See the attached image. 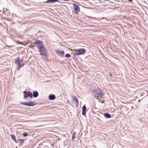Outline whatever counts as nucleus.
Returning <instances> with one entry per match:
<instances>
[{
	"mask_svg": "<svg viewBox=\"0 0 148 148\" xmlns=\"http://www.w3.org/2000/svg\"><path fill=\"white\" fill-rule=\"evenodd\" d=\"M92 96H95L96 94H98L99 98H102L104 96V95L102 92L101 90L99 89H96L93 90L92 92Z\"/></svg>",
	"mask_w": 148,
	"mask_h": 148,
	"instance_id": "f257e3e1",
	"label": "nucleus"
},
{
	"mask_svg": "<svg viewBox=\"0 0 148 148\" xmlns=\"http://www.w3.org/2000/svg\"><path fill=\"white\" fill-rule=\"evenodd\" d=\"M39 50V51L40 53V55L41 56H44L45 57L44 58L46 59L47 58V53L48 52L47 49L44 47L40 49Z\"/></svg>",
	"mask_w": 148,
	"mask_h": 148,
	"instance_id": "f03ea898",
	"label": "nucleus"
},
{
	"mask_svg": "<svg viewBox=\"0 0 148 148\" xmlns=\"http://www.w3.org/2000/svg\"><path fill=\"white\" fill-rule=\"evenodd\" d=\"M86 53L85 50L84 49H79L75 50L74 54L77 56L84 54Z\"/></svg>",
	"mask_w": 148,
	"mask_h": 148,
	"instance_id": "7ed1b4c3",
	"label": "nucleus"
},
{
	"mask_svg": "<svg viewBox=\"0 0 148 148\" xmlns=\"http://www.w3.org/2000/svg\"><path fill=\"white\" fill-rule=\"evenodd\" d=\"M23 93L24 94V98H27L28 97H29L30 98H32L33 97L32 94L30 91L27 92L25 90L24 91Z\"/></svg>",
	"mask_w": 148,
	"mask_h": 148,
	"instance_id": "20e7f679",
	"label": "nucleus"
},
{
	"mask_svg": "<svg viewBox=\"0 0 148 148\" xmlns=\"http://www.w3.org/2000/svg\"><path fill=\"white\" fill-rule=\"evenodd\" d=\"M21 104L29 106H33L36 105V103L33 101H31L29 102H22Z\"/></svg>",
	"mask_w": 148,
	"mask_h": 148,
	"instance_id": "39448f33",
	"label": "nucleus"
},
{
	"mask_svg": "<svg viewBox=\"0 0 148 148\" xmlns=\"http://www.w3.org/2000/svg\"><path fill=\"white\" fill-rule=\"evenodd\" d=\"M35 43L38 49L44 46L42 42L40 40H36Z\"/></svg>",
	"mask_w": 148,
	"mask_h": 148,
	"instance_id": "423d86ee",
	"label": "nucleus"
},
{
	"mask_svg": "<svg viewBox=\"0 0 148 148\" xmlns=\"http://www.w3.org/2000/svg\"><path fill=\"white\" fill-rule=\"evenodd\" d=\"M73 7L75 11V13L77 14V12H79L80 11L79 6L75 3H74L73 4Z\"/></svg>",
	"mask_w": 148,
	"mask_h": 148,
	"instance_id": "0eeeda50",
	"label": "nucleus"
},
{
	"mask_svg": "<svg viewBox=\"0 0 148 148\" xmlns=\"http://www.w3.org/2000/svg\"><path fill=\"white\" fill-rule=\"evenodd\" d=\"M55 52L57 54L59 55L61 57H63L64 54V52L63 51H60L59 50H57Z\"/></svg>",
	"mask_w": 148,
	"mask_h": 148,
	"instance_id": "6e6552de",
	"label": "nucleus"
},
{
	"mask_svg": "<svg viewBox=\"0 0 148 148\" xmlns=\"http://www.w3.org/2000/svg\"><path fill=\"white\" fill-rule=\"evenodd\" d=\"M72 99H73V101H75L77 105H78L79 102L78 100L75 96H73L72 97Z\"/></svg>",
	"mask_w": 148,
	"mask_h": 148,
	"instance_id": "1a4fd4ad",
	"label": "nucleus"
},
{
	"mask_svg": "<svg viewBox=\"0 0 148 148\" xmlns=\"http://www.w3.org/2000/svg\"><path fill=\"white\" fill-rule=\"evenodd\" d=\"M56 2H59L58 0H47L46 1L44 2V3H55Z\"/></svg>",
	"mask_w": 148,
	"mask_h": 148,
	"instance_id": "9d476101",
	"label": "nucleus"
},
{
	"mask_svg": "<svg viewBox=\"0 0 148 148\" xmlns=\"http://www.w3.org/2000/svg\"><path fill=\"white\" fill-rule=\"evenodd\" d=\"M23 60L22 59L19 60V58L18 57L15 60V62L16 63H17L18 65H19L20 64H21L23 62Z\"/></svg>",
	"mask_w": 148,
	"mask_h": 148,
	"instance_id": "9b49d317",
	"label": "nucleus"
},
{
	"mask_svg": "<svg viewBox=\"0 0 148 148\" xmlns=\"http://www.w3.org/2000/svg\"><path fill=\"white\" fill-rule=\"evenodd\" d=\"M56 98L55 96L53 94L50 95L49 97V99L50 100H53Z\"/></svg>",
	"mask_w": 148,
	"mask_h": 148,
	"instance_id": "f8f14e48",
	"label": "nucleus"
},
{
	"mask_svg": "<svg viewBox=\"0 0 148 148\" xmlns=\"http://www.w3.org/2000/svg\"><path fill=\"white\" fill-rule=\"evenodd\" d=\"M32 95L34 97H37L38 95V92L36 91H35L33 92Z\"/></svg>",
	"mask_w": 148,
	"mask_h": 148,
	"instance_id": "ddd939ff",
	"label": "nucleus"
},
{
	"mask_svg": "<svg viewBox=\"0 0 148 148\" xmlns=\"http://www.w3.org/2000/svg\"><path fill=\"white\" fill-rule=\"evenodd\" d=\"M10 136L11 137V138H12V140L14 141H15V142H18V141H17L16 140V136L15 135L11 134V135H10Z\"/></svg>",
	"mask_w": 148,
	"mask_h": 148,
	"instance_id": "4468645a",
	"label": "nucleus"
},
{
	"mask_svg": "<svg viewBox=\"0 0 148 148\" xmlns=\"http://www.w3.org/2000/svg\"><path fill=\"white\" fill-rule=\"evenodd\" d=\"M104 116L107 118H110L111 117V116L108 113H105L104 114Z\"/></svg>",
	"mask_w": 148,
	"mask_h": 148,
	"instance_id": "2eb2a0df",
	"label": "nucleus"
},
{
	"mask_svg": "<svg viewBox=\"0 0 148 148\" xmlns=\"http://www.w3.org/2000/svg\"><path fill=\"white\" fill-rule=\"evenodd\" d=\"M75 137V132H73V134L72 137V140H73Z\"/></svg>",
	"mask_w": 148,
	"mask_h": 148,
	"instance_id": "dca6fc26",
	"label": "nucleus"
},
{
	"mask_svg": "<svg viewBox=\"0 0 148 148\" xmlns=\"http://www.w3.org/2000/svg\"><path fill=\"white\" fill-rule=\"evenodd\" d=\"M18 140L19 141V143L21 144H22L24 143V140H23L18 139Z\"/></svg>",
	"mask_w": 148,
	"mask_h": 148,
	"instance_id": "f3484780",
	"label": "nucleus"
},
{
	"mask_svg": "<svg viewBox=\"0 0 148 148\" xmlns=\"http://www.w3.org/2000/svg\"><path fill=\"white\" fill-rule=\"evenodd\" d=\"M23 136L26 137L27 136H29V134L26 132H25L23 134Z\"/></svg>",
	"mask_w": 148,
	"mask_h": 148,
	"instance_id": "a211bd4d",
	"label": "nucleus"
},
{
	"mask_svg": "<svg viewBox=\"0 0 148 148\" xmlns=\"http://www.w3.org/2000/svg\"><path fill=\"white\" fill-rule=\"evenodd\" d=\"M98 94H96V95H95V96H93V97H94L96 99H100L101 98H99V97H98L99 96H97Z\"/></svg>",
	"mask_w": 148,
	"mask_h": 148,
	"instance_id": "6ab92c4d",
	"label": "nucleus"
},
{
	"mask_svg": "<svg viewBox=\"0 0 148 148\" xmlns=\"http://www.w3.org/2000/svg\"><path fill=\"white\" fill-rule=\"evenodd\" d=\"M82 110L84 111H86V107L85 105H84L82 107Z\"/></svg>",
	"mask_w": 148,
	"mask_h": 148,
	"instance_id": "aec40b11",
	"label": "nucleus"
},
{
	"mask_svg": "<svg viewBox=\"0 0 148 148\" xmlns=\"http://www.w3.org/2000/svg\"><path fill=\"white\" fill-rule=\"evenodd\" d=\"M65 57L66 58H69L71 57V55L67 53L65 55Z\"/></svg>",
	"mask_w": 148,
	"mask_h": 148,
	"instance_id": "412c9836",
	"label": "nucleus"
},
{
	"mask_svg": "<svg viewBox=\"0 0 148 148\" xmlns=\"http://www.w3.org/2000/svg\"><path fill=\"white\" fill-rule=\"evenodd\" d=\"M24 64L23 63H21L19 65H18L19 66V68H21V66H24Z\"/></svg>",
	"mask_w": 148,
	"mask_h": 148,
	"instance_id": "4be33fe9",
	"label": "nucleus"
},
{
	"mask_svg": "<svg viewBox=\"0 0 148 148\" xmlns=\"http://www.w3.org/2000/svg\"><path fill=\"white\" fill-rule=\"evenodd\" d=\"M35 46L34 45H30L28 47L31 49L33 48L34 47H35Z\"/></svg>",
	"mask_w": 148,
	"mask_h": 148,
	"instance_id": "5701e85b",
	"label": "nucleus"
},
{
	"mask_svg": "<svg viewBox=\"0 0 148 148\" xmlns=\"http://www.w3.org/2000/svg\"><path fill=\"white\" fill-rule=\"evenodd\" d=\"M82 114L83 115H84L86 114V111H82Z\"/></svg>",
	"mask_w": 148,
	"mask_h": 148,
	"instance_id": "b1692460",
	"label": "nucleus"
},
{
	"mask_svg": "<svg viewBox=\"0 0 148 148\" xmlns=\"http://www.w3.org/2000/svg\"><path fill=\"white\" fill-rule=\"evenodd\" d=\"M112 73H109V76L110 77H111L112 76Z\"/></svg>",
	"mask_w": 148,
	"mask_h": 148,
	"instance_id": "393cba45",
	"label": "nucleus"
},
{
	"mask_svg": "<svg viewBox=\"0 0 148 148\" xmlns=\"http://www.w3.org/2000/svg\"><path fill=\"white\" fill-rule=\"evenodd\" d=\"M130 1H132L133 0H128Z\"/></svg>",
	"mask_w": 148,
	"mask_h": 148,
	"instance_id": "a878e982",
	"label": "nucleus"
}]
</instances>
